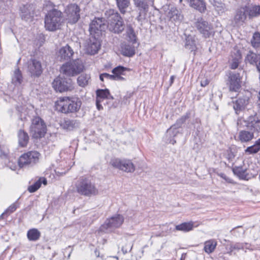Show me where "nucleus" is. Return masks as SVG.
<instances>
[{
    "mask_svg": "<svg viewBox=\"0 0 260 260\" xmlns=\"http://www.w3.org/2000/svg\"><path fill=\"white\" fill-rule=\"evenodd\" d=\"M233 171L235 174L242 179H246L248 177V173H247V170L243 169L242 167H235L233 168Z\"/></svg>",
    "mask_w": 260,
    "mask_h": 260,
    "instance_id": "nucleus-38",
    "label": "nucleus"
},
{
    "mask_svg": "<svg viewBox=\"0 0 260 260\" xmlns=\"http://www.w3.org/2000/svg\"><path fill=\"white\" fill-rule=\"evenodd\" d=\"M52 86L56 91L60 92L71 91L74 88L72 79L60 77H57L54 80Z\"/></svg>",
    "mask_w": 260,
    "mask_h": 260,
    "instance_id": "nucleus-10",
    "label": "nucleus"
},
{
    "mask_svg": "<svg viewBox=\"0 0 260 260\" xmlns=\"http://www.w3.org/2000/svg\"><path fill=\"white\" fill-rule=\"evenodd\" d=\"M247 8L248 16L249 18L256 17L260 15V6H247Z\"/></svg>",
    "mask_w": 260,
    "mask_h": 260,
    "instance_id": "nucleus-33",
    "label": "nucleus"
},
{
    "mask_svg": "<svg viewBox=\"0 0 260 260\" xmlns=\"http://www.w3.org/2000/svg\"><path fill=\"white\" fill-rule=\"evenodd\" d=\"M47 181L46 178L44 177L40 178L33 184L28 186V190L30 192H34L41 187L42 183L46 185L47 184Z\"/></svg>",
    "mask_w": 260,
    "mask_h": 260,
    "instance_id": "nucleus-32",
    "label": "nucleus"
},
{
    "mask_svg": "<svg viewBox=\"0 0 260 260\" xmlns=\"http://www.w3.org/2000/svg\"><path fill=\"white\" fill-rule=\"evenodd\" d=\"M124 217L122 215L116 214L106 220L99 228L100 232L107 233L112 232L120 228L124 222Z\"/></svg>",
    "mask_w": 260,
    "mask_h": 260,
    "instance_id": "nucleus-7",
    "label": "nucleus"
},
{
    "mask_svg": "<svg viewBox=\"0 0 260 260\" xmlns=\"http://www.w3.org/2000/svg\"><path fill=\"white\" fill-rule=\"evenodd\" d=\"M46 131V125L39 117H34L30 126L29 132L34 138H40L45 135Z\"/></svg>",
    "mask_w": 260,
    "mask_h": 260,
    "instance_id": "nucleus-8",
    "label": "nucleus"
},
{
    "mask_svg": "<svg viewBox=\"0 0 260 260\" xmlns=\"http://www.w3.org/2000/svg\"><path fill=\"white\" fill-rule=\"evenodd\" d=\"M169 231H170L169 233H170L171 232V228H170V229H169Z\"/></svg>",
    "mask_w": 260,
    "mask_h": 260,
    "instance_id": "nucleus-57",
    "label": "nucleus"
},
{
    "mask_svg": "<svg viewBox=\"0 0 260 260\" xmlns=\"http://www.w3.org/2000/svg\"><path fill=\"white\" fill-rule=\"evenodd\" d=\"M204 250L207 253H212L215 249L217 243L215 240H211L205 242Z\"/></svg>",
    "mask_w": 260,
    "mask_h": 260,
    "instance_id": "nucleus-39",
    "label": "nucleus"
},
{
    "mask_svg": "<svg viewBox=\"0 0 260 260\" xmlns=\"http://www.w3.org/2000/svg\"><path fill=\"white\" fill-rule=\"evenodd\" d=\"M247 6L242 7L236 10L234 22L237 25H242L248 16Z\"/></svg>",
    "mask_w": 260,
    "mask_h": 260,
    "instance_id": "nucleus-20",
    "label": "nucleus"
},
{
    "mask_svg": "<svg viewBox=\"0 0 260 260\" xmlns=\"http://www.w3.org/2000/svg\"><path fill=\"white\" fill-rule=\"evenodd\" d=\"M187 118L188 117L187 116H183L178 119L176 121V123L168 129L166 134L167 137H171L172 135L175 136L176 134V129L181 127L182 124L185 122Z\"/></svg>",
    "mask_w": 260,
    "mask_h": 260,
    "instance_id": "nucleus-27",
    "label": "nucleus"
},
{
    "mask_svg": "<svg viewBox=\"0 0 260 260\" xmlns=\"http://www.w3.org/2000/svg\"><path fill=\"white\" fill-rule=\"evenodd\" d=\"M237 124L239 128L246 127L254 134L260 133V117L257 115L250 116L246 120L239 118Z\"/></svg>",
    "mask_w": 260,
    "mask_h": 260,
    "instance_id": "nucleus-6",
    "label": "nucleus"
},
{
    "mask_svg": "<svg viewBox=\"0 0 260 260\" xmlns=\"http://www.w3.org/2000/svg\"><path fill=\"white\" fill-rule=\"evenodd\" d=\"M189 6L199 11L201 13H204L206 10V3L204 0H185Z\"/></svg>",
    "mask_w": 260,
    "mask_h": 260,
    "instance_id": "nucleus-23",
    "label": "nucleus"
},
{
    "mask_svg": "<svg viewBox=\"0 0 260 260\" xmlns=\"http://www.w3.org/2000/svg\"><path fill=\"white\" fill-rule=\"evenodd\" d=\"M113 96L110 94L108 89H99L96 91V99L101 102L105 100H113Z\"/></svg>",
    "mask_w": 260,
    "mask_h": 260,
    "instance_id": "nucleus-30",
    "label": "nucleus"
},
{
    "mask_svg": "<svg viewBox=\"0 0 260 260\" xmlns=\"http://www.w3.org/2000/svg\"><path fill=\"white\" fill-rule=\"evenodd\" d=\"M105 15L107 18V27L111 31L119 33L124 30L123 21L117 12H115L113 10L110 9L106 12Z\"/></svg>",
    "mask_w": 260,
    "mask_h": 260,
    "instance_id": "nucleus-3",
    "label": "nucleus"
},
{
    "mask_svg": "<svg viewBox=\"0 0 260 260\" xmlns=\"http://www.w3.org/2000/svg\"><path fill=\"white\" fill-rule=\"evenodd\" d=\"M84 69L82 60L78 59L63 64L60 68V72L67 76L73 77L80 74Z\"/></svg>",
    "mask_w": 260,
    "mask_h": 260,
    "instance_id": "nucleus-5",
    "label": "nucleus"
},
{
    "mask_svg": "<svg viewBox=\"0 0 260 260\" xmlns=\"http://www.w3.org/2000/svg\"><path fill=\"white\" fill-rule=\"evenodd\" d=\"M110 164L113 167L127 173H133L135 170L134 164L129 159L114 158L111 160Z\"/></svg>",
    "mask_w": 260,
    "mask_h": 260,
    "instance_id": "nucleus-12",
    "label": "nucleus"
},
{
    "mask_svg": "<svg viewBox=\"0 0 260 260\" xmlns=\"http://www.w3.org/2000/svg\"><path fill=\"white\" fill-rule=\"evenodd\" d=\"M175 77L174 76H172L170 77V84L172 85L174 81Z\"/></svg>",
    "mask_w": 260,
    "mask_h": 260,
    "instance_id": "nucleus-53",
    "label": "nucleus"
},
{
    "mask_svg": "<svg viewBox=\"0 0 260 260\" xmlns=\"http://www.w3.org/2000/svg\"><path fill=\"white\" fill-rule=\"evenodd\" d=\"M117 7L122 14H124L126 12V9L130 5L129 0H116Z\"/></svg>",
    "mask_w": 260,
    "mask_h": 260,
    "instance_id": "nucleus-37",
    "label": "nucleus"
},
{
    "mask_svg": "<svg viewBox=\"0 0 260 260\" xmlns=\"http://www.w3.org/2000/svg\"><path fill=\"white\" fill-rule=\"evenodd\" d=\"M243 248V246L239 243H236L234 245H232L230 246L231 252H232L233 250L236 249H240Z\"/></svg>",
    "mask_w": 260,
    "mask_h": 260,
    "instance_id": "nucleus-49",
    "label": "nucleus"
},
{
    "mask_svg": "<svg viewBox=\"0 0 260 260\" xmlns=\"http://www.w3.org/2000/svg\"><path fill=\"white\" fill-rule=\"evenodd\" d=\"M260 150V138L255 141L252 146L248 147L245 150V153L252 154L257 153Z\"/></svg>",
    "mask_w": 260,
    "mask_h": 260,
    "instance_id": "nucleus-35",
    "label": "nucleus"
},
{
    "mask_svg": "<svg viewBox=\"0 0 260 260\" xmlns=\"http://www.w3.org/2000/svg\"><path fill=\"white\" fill-rule=\"evenodd\" d=\"M241 80L242 77L239 73H230L228 82L230 91L237 92L241 87Z\"/></svg>",
    "mask_w": 260,
    "mask_h": 260,
    "instance_id": "nucleus-16",
    "label": "nucleus"
},
{
    "mask_svg": "<svg viewBox=\"0 0 260 260\" xmlns=\"http://www.w3.org/2000/svg\"><path fill=\"white\" fill-rule=\"evenodd\" d=\"M106 28V25L103 18H95L91 22L89 26V31L90 35H94L100 37L102 31Z\"/></svg>",
    "mask_w": 260,
    "mask_h": 260,
    "instance_id": "nucleus-15",
    "label": "nucleus"
},
{
    "mask_svg": "<svg viewBox=\"0 0 260 260\" xmlns=\"http://www.w3.org/2000/svg\"><path fill=\"white\" fill-rule=\"evenodd\" d=\"M120 51L122 55L126 57H132L135 54V47L126 43L121 44Z\"/></svg>",
    "mask_w": 260,
    "mask_h": 260,
    "instance_id": "nucleus-25",
    "label": "nucleus"
},
{
    "mask_svg": "<svg viewBox=\"0 0 260 260\" xmlns=\"http://www.w3.org/2000/svg\"><path fill=\"white\" fill-rule=\"evenodd\" d=\"M75 123L73 120L69 119L64 120L61 123V125L66 129H71L75 126Z\"/></svg>",
    "mask_w": 260,
    "mask_h": 260,
    "instance_id": "nucleus-46",
    "label": "nucleus"
},
{
    "mask_svg": "<svg viewBox=\"0 0 260 260\" xmlns=\"http://www.w3.org/2000/svg\"><path fill=\"white\" fill-rule=\"evenodd\" d=\"M76 189L79 194L86 197L95 196L99 193L95 184L87 178H82L78 181Z\"/></svg>",
    "mask_w": 260,
    "mask_h": 260,
    "instance_id": "nucleus-4",
    "label": "nucleus"
},
{
    "mask_svg": "<svg viewBox=\"0 0 260 260\" xmlns=\"http://www.w3.org/2000/svg\"><path fill=\"white\" fill-rule=\"evenodd\" d=\"M232 156L233 157L234 156H233V155L232 154L229 157V159H231L232 158Z\"/></svg>",
    "mask_w": 260,
    "mask_h": 260,
    "instance_id": "nucleus-56",
    "label": "nucleus"
},
{
    "mask_svg": "<svg viewBox=\"0 0 260 260\" xmlns=\"http://www.w3.org/2000/svg\"><path fill=\"white\" fill-rule=\"evenodd\" d=\"M90 79L91 77L90 74H82L77 78V84L81 87H85L89 83Z\"/></svg>",
    "mask_w": 260,
    "mask_h": 260,
    "instance_id": "nucleus-31",
    "label": "nucleus"
},
{
    "mask_svg": "<svg viewBox=\"0 0 260 260\" xmlns=\"http://www.w3.org/2000/svg\"><path fill=\"white\" fill-rule=\"evenodd\" d=\"M131 69L122 66H118L112 70L114 80L123 81L125 78L122 76L125 75L126 72H129Z\"/></svg>",
    "mask_w": 260,
    "mask_h": 260,
    "instance_id": "nucleus-22",
    "label": "nucleus"
},
{
    "mask_svg": "<svg viewBox=\"0 0 260 260\" xmlns=\"http://www.w3.org/2000/svg\"><path fill=\"white\" fill-rule=\"evenodd\" d=\"M82 105L81 100L76 97L60 98L57 104V108L62 113H73L79 111Z\"/></svg>",
    "mask_w": 260,
    "mask_h": 260,
    "instance_id": "nucleus-2",
    "label": "nucleus"
},
{
    "mask_svg": "<svg viewBox=\"0 0 260 260\" xmlns=\"http://www.w3.org/2000/svg\"><path fill=\"white\" fill-rule=\"evenodd\" d=\"M251 93L249 91H245V94L238 98L234 102L233 108L237 114H239L241 111L244 110L249 104Z\"/></svg>",
    "mask_w": 260,
    "mask_h": 260,
    "instance_id": "nucleus-17",
    "label": "nucleus"
},
{
    "mask_svg": "<svg viewBox=\"0 0 260 260\" xmlns=\"http://www.w3.org/2000/svg\"><path fill=\"white\" fill-rule=\"evenodd\" d=\"M196 27L199 32L205 38H209L214 35V31L212 25L202 18L198 19L196 22Z\"/></svg>",
    "mask_w": 260,
    "mask_h": 260,
    "instance_id": "nucleus-13",
    "label": "nucleus"
},
{
    "mask_svg": "<svg viewBox=\"0 0 260 260\" xmlns=\"http://www.w3.org/2000/svg\"><path fill=\"white\" fill-rule=\"evenodd\" d=\"M23 80L22 76L19 69H16L12 79V83L16 86L21 84Z\"/></svg>",
    "mask_w": 260,
    "mask_h": 260,
    "instance_id": "nucleus-36",
    "label": "nucleus"
},
{
    "mask_svg": "<svg viewBox=\"0 0 260 260\" xmlns=\"http://www.w3.org/2000/svg\"><path fill=\"white\" fill-rule=\"evenodd\" d=\"M252 46L254 48H257L260 46V33L255 32L251 41Z\"/></svg>",
    "mask_w": 260,
    "mask_h": 260,
    "instance_id": "nucleus-45",
    "label": "nucleus"
},
{
    "mask_svg": "<svg viewBox=\"0 0 260 260\" xmlns=\"http://www.w3.org/2000/svg\"><path fill=\"white\" fill-rule=\"evenodd\" d=\"M41 233L37 229H32L28 231L27 237L29 241H36L39 239Z\"/></svg>",
    "mask_w": 260,
    "mask_h": 260,
    "instance_id": "nucleus-34",
    "label": "nucleus"
},
{
    "mask_svg": "<svg viewBox=\"0 0 260 260\" xmlns=\"http://www.w3.org/2000/svg\"><path fill=\"white\" fill-rule=\"evenodd\" d=\"M238 138L241 142L247 143L254 138V134L250 130H242L239 132Z\"/></svg>",
    "mask_w": 260,
    "mask_h": 260,
    "instance_id": "nucleus-26",
    "label": "nucleus"
},
{
    "mask_svg": "<svg viewBox=\"0 0 260 260\" xmlns=\"http://www.w3.org/2000/svg\"><path fill=\"white\" fill-rule=\"evenodd\" d=\"M126 33L129 41L133 43H135L136 41V36L134 29L132 27H129L127 30Z\"/></svg>",
    "mask_w": 260,
    "mask_h": 260,
    "instance_id": "nucleus-47",
    "label": "nucleus"
},
{
    "mask_svg": "<svg viewBox=\"0 0 260 260\" xmlns=\"http://www.w3.org/2000/svg\"><path fill=\"white\" fill-rule=\"evenodd\" d=\"M102 102H101L99 100H96V106L97 109L99 110H101L103 109V107L101 105V103H102Z\"/></svg>",
    "mask_w": 260,
    "mask_h": 260,
    "instance_id": "nucleus-51",
    "label": "nucleus"
},
{
    "mask_svg": "<svg viewBox=\"0 0 260 260\" xmlns=\"http://www.w3.org/2000/svg\"><path fill=\"white\" fill-rule=\"evenodd\" d=\"M169 16L172 21L175 22L179 21L183 18L182 15L179 13V11L176 9L172 10L169 12Z\"/></svg>",
    "mask_w": 260,
    "mask_h": 260,
    "instance_id": "nucleus-40",
    "label": "nucleus"
},
{
    "mask_svg": "<svg viewBox=\"0 0 260 260\" xmlns=\"http://www.w3.org/2000/svg\"><path fill=\"white\" fill-rule=\"evenodd\" d=\"M53 7L50 1L46 2L44 7V9L48 11L45 18V27L49 31L59 29L64 21L62 12Z\"/></svg>",
    "mask_w": 260,
    "mask_h": 260,
    "instance_id": "nucleus-1",
    "label": "nucleus"
},
{
    "mask_svg": "<svg viewBox=\"0 0 260 260\" xmlns=\"http://www.w3.org/2000/svg\"><path fill=\"white\" fill-rule=\"evenodd\" d=\"M170 142L172 143L173 144H174L176 142V141L174 140H172V141L171 140Z\"/></svg>",
    "mask_w": 260,
    "mask_h": 260,
    "instance_id": "nucleus-55",
    "label": "nucleus"
},
{
    "mask_svg": "<svg viewBox=\"0 0 260 260\" xmlns=\"http://www.w3.org/2000/svg\"><path fill=\"white\" fill-rule=\"evenodd\" d=\"M80 8L76 4L68 5L64 11L63 18L68 23L73 24L76 23L80 18Z\"/></svg>",
    "mask_w": 260,
    "mask_h": 260,
    "instance_id": "nucleus-11",
    "label": "nucleus"
},
{
    "mask_svg": "<svg viewBox=\"0 0 260 260\" xmlns=\"http://www.w3.org/2000/svg\"><path fill=\"white\" fill-rule=\"evenodd\" d=\"M222 178L224 179V180H225L226 181H230V179L229 178H228V177H226V176L223 174V173H221L219 175Z\"/></svg>",
    "mask_w": 260,
    "mask_h": 260,
    "instance_id": "nucleus-52",
    "label": "nucleus"
},
{
    "mask_svg": "<svg viewBox=\"0 0 260 260\" xmlns=\"http://www.w3.org/2000/svg\"><path fill=\"white\" fill-rule=\"evenodd\" d=\"M197 225H194L192 221L183 222L176 225L175 230L186 233L192 230L194 227H197Z\"/></svg>",
    "mask_w": 260,
    "mask_h": 260,
    "instance_id": "nucleus-29",
    "label": "nucleus"
},
{
    "mask_svg": "<svg viewBox=\"0 0 260 260\" xmlns=\"http://www.w3.org/2000/svg\"><path fill=\"white\" fill-rule=\"evenodd\" d=\"M209 83V81L207 78H205L201 81V85L202 87H205Z\"/></svg>",
    "mask_w": 260,
    "mask_h": 260,
    "instance_id": "nucleus-50",
    "label": "nucleus"
},
{
    "mask_svg": "<svg viewBox=\"0 0 260 260\" xmlns=\"http://www.w3.org/2000/svg\"><path fill=\"white\" fill-rule=\"evenodd\" d=\"M18 146L20 147H26L29 142V137L24 130L20 129L17 134Z\"/></svg>",
    "mask_w": 260,
    "mask_h": 260,
    "instance_id": "nucleus-24",
    "label": "nucleus"
},
{
    "mask_svg": "<svg viewBox=\"0 0 260 260\" xmlns=\"http://www.w3.org/2000/svg\"><path fill=\"white\" fill-rule=\"evenodd\" d=\"M260 59V54H256L253 52H250L247 54L246 59L251 64H255Z\"/></svg>",
    "mask_w": 260,
    "mask_h": 260,
    "instance_id": "nucleus-43",
    "label": "nucleus"
},
{
    "mask_svg": "<svg viewBox=\"0 0 260 260\" xmlns=\"http://www.w3.org/2000/svg\"><path fill=\"white\" fill-rule=\"evenodd\" d=\"M100 37L90 35L85 45V49L87 53L94 55L98 53L101 48Z\"/></svg>",
    "mask_w": 260,
    "mask_h": 260,
    "instance_id": "nucleus-14",
    "label": "nucleus"
},
{
    "mask_svg": "<svg viewBox=\"0 0 260 260\" xmlns=\"http://www.w3.org/2000/svg\"><path fill=\"white\" fill-rule=\"evenodd\" d=\"M185 48L190 50L191 52H194L197 49L195 41L191 37H187L186 39Z\"/></svg>",
    "mask_w": 260,
    "mask_h": 260,
    "instance_id": "nucleus-41",
    "label": "nucleus"
},
{
    "mask_svg": "<svg viewBox=\"0 0 260 260\" xmlns=\"http://www.w3.org/2000/svg\"><path fill=\"white\" fill-rule=\"evenodd\" d=\"M74 52L69 45L61 48L57 53V58L60 61L68 60L73 56Z\"/></svg>",
    "mask_w": 260,
    "mask_h": 260,
    "instance_id": "nucleus-21",
    "label": "nucleus"
},
{
    "mask_svg": "<svg viewBox=\"0 0 260 260\" xmlns=\"http://www.w3.org/2000/svg\"><path fill=\"white\" fill-rule=\"evenodd\" d=\"M27 72L32 77H39L42 73L41 63L36 59H31L27 62Z\"/></svg>",
    "mask_w": 260,
    "mask_h": 260,
    "instance_id": "nucleus-18",
    "label": "nucleus"
},
{
    "mask_svg": "<svg viewBox=\"0 0 260 260\" xmlns=\"http://www.w3.org/2000/svg\"><path fill=\"white\" fill-rule=\"evenodd\" d=\"M104 78L111 80H114L113 75H110L108 73H103L100 75V79L102 81H104Z\"/></svg>",
    "mask_w": 260,
    "mask_h": 260,
    "instance_id": "nucleus-48",
    "label": "nucleus"
},
{
    "mask_svg": "<svg viewBox=\"0 0 260 260\" xmlns=\"http://www.w3.org/2000/svg\"><path fill=\"white\" fill-rule=\"evenodd\" d=\"M235 55L236 56L233 58L230 63V68L233 70L238 68L241 59V55L239 51H237Z\"/></svg>",
    "mask_w": 260,
    "mask_h": 260,
    "instance_id": "nucleus-42",
    "label": "nucleus"
},
{
    "mask_svg": "<svg viewBox=\"0 0 260 260\" xmlns=\"http://www.w3.org/2000/svg\"><path fill=\"white\" fill-rule=\"evenodd\" d=\"M17 208V206L16 203H14L10 205L7 210L1 215L0 217L2 218H4L6 217H7L10 214L14 212L16 209Z\"/></svg>",
    "mask_w": 260,
    "mask_h": 260,
    "instance_id": "nucleus-44",
    "label": "nucleus"
},
{
    "mask_svg": "<svg viewBox=\"0 0 260 260\" xmlns=\"http://www.w3.org/2000/svg\"><path fill=\"white\" fill-rule=\"evenodd\" d=\"M40 154L36 151H28L21 155L18 160L20 168L32 166L39 161Z\"/></svg>",
    "mask_w": 260,
    "mask_h": 260,
    "instance_id": "nucleus-9",
    "label": "nucleus"
},
{
    "mask_svg": "<svg viewBox=\"0 0 260 260\" xmlns=\"http://www.w3.org/2000/svg\"><path fill=\"white\" fill-rule=\"evenodd\" d=\"M31 7L29 5H22L20 7V15L22 19L27 20L32 15Z\"/></svg>",
    "mask_w": 260,
    "mask_h": 260,
    "instance_id": "nucleus-28",
    "label": "nucleus"
},
{
    "mask_svg": "<svg viewBox=\"0 0 260 260\" xmlns=\"http://www.w3.org/2000/svg\"><path fill=\"white\" fill-rule=\"evenodd\" d=\"M256 67L259 72H260V59L258 60L257 63H256Z\"/></svg>",
    "mask_w": 260,
    "mask_h": 260,
    "instance_id": "nucleus-54",
    "label": "nucleus"
},
{
    "mask_svg": "<svg viewBox=\"0 0 260 260\" xmlns=\"http://www.w3.org/2000/svg\"><path fill=\"white\" fill-rule=\"evenodd\" d=\"M134 5L138 8L139 15L136 19L139 22H142L145 19L148 9L147 0H134Z\"/></svg>",
    "mask_w": 260,
    "mask_h": 260,
    "instance_id": "nucleus-19",
    "label": "nucleus"
}]
</instances>
